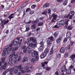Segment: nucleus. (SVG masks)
<instances>
[{
    "instance_id": "f257e3e1",
    "label": "nucleus",
    "mask_w": 75,
    "mask_h": 75,
    "mask_svg": "<svg viewBox=\"0 0 75 75\" xmlns=\"http://www.w3.org/2000/svg\"><path fill=\"white\" fill-rule=\"evenodd\" d=\"M68 21H69V20L68 19L66 20L65 23L62 20L60 21H58L57 23V25L54 26V28H59L60 26V25H65L66 27H67L68 25Z\"/></svg>"
},
{
    "instance_id": "f03ea898",
    "label": "nucleus",
    "mask_w": 75,
    "mask_h": 75,
    "mask_svg": "<svg viewBox=\"0 0 75 75\" xmlns=\"http://www.w3.org/2000/svg\"><path fill=\"white\" fill-rule=\"evenodd\" d=\"M47 64H48V62H46L45 61L43 63H42L41 64L43 68L45 69L46 71H49V70L51 69V68L47 66Z\"/></svg>"
},
{
    "instance_id": "7ed1b4c3",
    "label": "nucleus",
    "mask_w": 75,
    "mask_h": 75,
    "mask_svg": "<svg viewBox=\"0 0 75 75\" xmlns=\"http://www.w3.org/2000/svg\"><path fill=\"white\" fill-rule=\"evenodd\" d=\"M15 54V52H13L12 54H11L9 57V62H8V63L9 64H10L11 65L13 64V63H12V61H13V58L12 57H13Z\"/></svg>"
},
{
    "instance_id": "20e7f679",
    "label": "nucleus",
    "mask_w": 75,
    "mask_h": 75,
    "mask_svg": "<svg viewBox=\"0 0 75 75\" xmlns=\"http://www.w3.org/2000/svg\"><path fill=\"white\" fill-rule=\"evenodd\" d=\"M0 20L1 22V24H4V25H6V24H7L9 21L8 19H5L3 20V19H2V18H1Z\"/></svg>"
},
{
    "instance_id": "39448f33",
    "label": "nucleus",
    "mask_w": 75,
    "mask_h": 75,
    "mask_svg": "<svg viewBox=\"0 0 75 75\" xmlns=\"http://www.w3.org/2000/svg\"><path fill=\"white\" fill-rule=\"evenodd\" d=\"M21 38L20 37L17 38H16V40H18L17 46L19 47H20L21 46V43H22V41H23V39H20Z\"/></svg>"
},
{
    "instance_id": "423d86ee",
    "label": "nucleus",
    "mask_w": 75,
    "mask_h": 75,
    "mask_svg": "<svg viewBox=\"0 0 75 75\" xmlns=\"http://www.w3.org/2000/svg\"><path fill=\"white\" fill-rule=\"evenodd\" d=\"M52 16L53 17V18L51 21V23H54V22H55V20H57V17H58V16L57 15H55L54 13L52 14Z\"/></svg>"
},
{
    "instance_id": "0eeeda50",
    "label": "nucleus",
    "mask_w": 75,
    "mask_h": 75,
    "mask_svg": "<svg viewBox=\"0 0 75 75\" xmlns=\"http://www.w3.org/2000/svg\"><path fill=\"white\" fill-rule=\"evenodd\" d=\"M30 41H32L33 42L35 43V44L37 45V41L36 39L34 38H31L30 39Z\"/></svg>"
},
{
    "instance_id": "6e6552de",
    "label": "nucleus",
    "mask_w": 75,
    "mask_h": 75,
    "mask_svg": "<svg viewBox=\"0 0 75 75\" xmlns=\"http://www.w3.org/2000/svg\"><path fill=\"white\" fill-rule=\"evenodd\" d=\"M61 71L62 72H65L67 70L66 68V66L64 65L60 69Z\"/></svg>"
},
{
    "instance_id": "1a4fd4ad",
    "label": "nucleus",
    "mask_w": 75,
    "mask_h": 75,
    "mask_svg": "<svg viewBox=\"0 0 75 75\" xmlns=\"http://www.w3.org/2000/svg\"><path fill=\"white\" fill-rule=\"evenodd\" d=\"M47 53L43 52L40 55V58L42 59H43V58H44L46 56H47Z\"/></svg>"
},
{
    "instance_id": "9d476101",
    "label": "nucleus",
    "mask_w": 75,
    "mask_h": 75,
    "mask_svg": "<svg viewBox=\"0 0 75 75\" xmlns=\"http://www.w3.org/2000/svg\"><path fill=\"white\" fill-rule=\"evenodd\" d=\"M17 66H15L9 69V71L12 72L14 71V69H16V68H17Z\"/></svg>"
},
{
    "instance_id": "9b49d317",
    "label": "nucleus",
    "mask_w": 75,
    "mask_h": 75,
    "mask_svg": "<svg viewBox=\"0 0 75 75\" xmlns=\"http://www.w3.org/2000/svg\"><path fill=\"white\" fill-rule=\"evenodd\" d=\"M47 46H51L52 43V41L50 40H48L47 41Z\"/></svg>"
},
{
    "instance_id": "f8f14e48",
    "label": "nucleus",
    "mask_w": 75,
    "mask_h": 75,
    "mask_svg": "<svg viewBox=\"0 0 75 75\" xmlns=\"http://www.w3.org/2000/svg\"><path fill=\"white\" fill-rule=\"evenodd\" d=\"M66 37L67 38H69V40H71V34L69 33H67Z\"/></svg>"
},
{
    "instance_id": "ddd939ff",
    "label": "nucleus",
    "mask_w": 75,
    "mask_h": 75,
    "mask_svg": "<svg viewBox=\"0 0 75 75\" xmlns=\"http://www.w3.org/2000/svg\"><path fill=\"white\" fill-rule=\"evenodd\" d=\"M30 50V47H26V50H23L24 53H25L27 51H29Z\"/></svg>"
},
{
    "instance_id": "4468645a",
    "label": "nucleus",
    "mask_w": 75,
    "mask_h": 75,
    "mask_svg": "<svg viewBox=\"0 0 75 75\" xmlns=\"http://www.w3.org/2000/svg\"><path fill=\"white\" fill-rule=\"evenodd\" d=\"M38 54V53L37 52H33L32 53L31 55L33 57H35V55H37Z\"/></svg>"
},
{
    "instance_id": "2eb2a0df",
    "label": "nucleus",
    "mask_w": 75,
    "mask_h": 75,
    "mask_svg": "<svg viewBox=\"0 0 75 75\" xmlns=\"http://www.w3.org/2000/svg\"><path fill=\"white\" fill-rule=\"evenodd\" d=\"M29 47H32V48H34V47H36L37 46V45L36 44H33V43H30L29 44Z\"/></svg>"
},
{
    "instance_id": "dca6fc26",
    "label": "nucleus",
    "mask_w": 75,
    "mask_h": 75,
    "mask_svg": "<svg viewBox=\"0 0 75 75\" xmlns=\"http://www.w3.org/2000/svg\"><path fill=\"white\" fill-rule=\"evenodd\" d=\"M65 51V48L64 47H62L59 50L60 52L61 53H64V51Z\"/></svg>"
},
{
    "instance_id": "f3484780",
    "label": "nucleus",
    "mask_w": 75,
    "mask_h": 75,
    "mask_svg": "<svg viewBox=\"0 0 75 75\" xmlns=\"http://www.w3.org/2000/svg\"><path fill=\"white\" fill-rule=\"evenodd\" d=\"M66 73L67 74H70L71 73V69H67L66 70Z\"/></svg>"
},
{
    "instance_id": "a211bd4d",
    "label": "nucleus",
    "mask_w": 75,
    "mask_h": 75,
    "mask_svg": "<svg viewBox=\"0 0 75 75\" xmlns=\"http://www.w3.org/2000/svg\"><path fill=\"white\" fill-rule=\"evenodd\" d=\"M25 27L26 28L25 31H28L29 30H30V27H29V25L28 24L26 25Z\"/></svg>"
},
{
    "instance_id": "6ab92c4d",
    "label": "nucleus",
    "mask_w": 75,
    "mask_h": 75,
    "mask_svg": "<svg viewBox=\"0 0 75 75\" xmlns=\"http://www.w3.org/2000/svg\"><path fill=\"white\" fill-rule=\"evenodd\" d=\"M70 58H71L72 61H74V59L75 58V54H72L70 56Z\"/></svg>"
},
{
    "instance_id": "aec40b11",
    "label": "nucleus",
    "mask_w": 75,
    "mask_h": 75,
    "mask_svg": "<svg viewBox=\"0 0 75 75\" xmlns=\"http://www.w3.org/2000/svg\"><path fill=\"white\" fill-rule=\"evenodd\" d=\"M28 60V58L27 57H24L23 60V62H25V61H27Z\"/></svg>"
},
{
    "instance_id": "412c9836",
    "label": "nucleus",
    "mask_w": 75,
    "mask_h": 75,
    "mask_svg": "<svg viewBox=\"0 0 75 75\" xmlns=\"http://www.w3.org/2000/svg\"><path fill=\"white\" fill-rule=\"evenodd\" d=\"M25 69L26 70L28 71V72H31V70H29V67H28V66H26Z\"/></svg>"
},
{
    "instance_id": "4be33fe9",
    "label": "nucleus",
    "mask_w": 75,
    "mask_h": 75,
    "mask_svg": "<svg viewBox=\"0 0 75 75\" xmlns=\"http://www.w3.org/2000/svg\"><path fill=\"white\" fill-rule=\"evenodd\" d=\"M15 14V13H12L11 14L9 17H8V18L10 20V19H11V18H14V17L13 16Z\"/></svg>"
},
{
    "instance_id": "5701e85b",
    "label": "nucleus",
    "mask_w": 75,
    "mask_h": 75,
    "mask_svg": "<svg viewBox=\"0 0 75 75\" xmlns=\"http://www.w3.org/2000/svg\"><path fill=\"white\" fill-rule=\"evenodd\" d=\"M48 39H50V41H54L55 40V39L53 36H51L50 38H48Z\"/></svg>"
},
{
    "instance_id": "b1692460",
    "label": "nucleus",
    "mask_w": 75,
    "mask_h": 75,
    "mask_svg": "<svg viewBox=\"0 0 75 75\" xmlns=\"http://www.w3.org/2000/svg\"><path fill=\"white\" fill-rule=\"evenodd\" d=\"M73 29V27L71 25H69L67 28L68 30H72Z\"/></svg>"
},
{
    "instance_id": "393cba45",
    "label": "nucleus",
    "mask_w": 75,
    "mask_h": 75,
    "mask_svg": "<svg viewBox=\"0 0 75 75\" xmlns=\"http://www.w3.org/2000/svg\"><path fill=\"white\" fill-rule=\"evenodd\" d=\"M36 25L33 24L32 25L31 27L33 30H35L36 28Z\"/></svg>"
},
{
    "instance_id": "a878e982",
    "label": "nucleus",
    "mask_w": 75,
    "mask_h": 75,
    "mask_svg": "<svg viewBox=\"0 0 75 75\" xmlns=\"http://www.w3.org/2000/svg\"><path fill=\"white\" fill-rule=\"evenodd\" d=\"M5 69H6V67L4 65L2 66L0 68L1 70H3V69L4 70Z\"/></svg>"
},
{
    "instance_id": "bb28decb",
    "label": "nucleus",
    "mask_w": 75,
    "mask_h": 75,
    "mask_svg": "<svg viewBox=\"0 0 75 75\" xmlns=\"http://www.w3.org/2000/svg\"><path fill=\"white\" fill-rule=\"evenodd\" d=\"M53 48H54V47L52 46V48L51 50V51L50 52V55H52V54H53V52H54V50H53Z\"/></svg>"
},
{
    "instance_id": "cd10ccee",
    "label": "nucleus",
    "mask_w": 75,
    "mask_h": 75,
    "mask_svg": "<svg viewBox=\"0 0 75 75\" xmlns=\"http://www.w3.org/2000/svg\"><path fill=\"white\" fill-rule=\"evenodd\" d=\"M12 44L13 45H16V44H17V41H13L12 42Z\"/></svg>"
},
{
    "instance_id": "c85d7f7f",
    "label": "nucleus",
    "mask_w": 75,
    "mask_h": 75,
    "mask_svg": "<svg viewBox=\"0 0 75 75\" xmlns=\"http://www.w3.org/2000/svg\"><path fill=\"white\" fill-rule=\"evenodd\" d=\"M58 32L57 31L54 34V36L56 38V37L58 36Z\"/></svg>"
},
{
    "instance_id": "c756f323",
    "label": "nucleus",
    "mask_w": 75,
    "mask_h": 75,
    "mask_svg": "<svg viewBox=\"0 0 75 75\" xmlns=\"http://www.w3.org/2000/svg\"><path fill=\"white\" fill-rule=\"evenodd\" d=\"M43 47V46H40L38 48L39 51H42V50L44 49V47Z\"/></svg>"
},
{
    "instance_id": "7c9ffc66",
    "label": "nucleus",
    "mask_w": 75,
    "mask_h": 75,
    "mask_svg": "<svg viewBox=\"0 0 75 75\" xmlns=\"http://www.w3.org/2000/svg\"><path fill=\"white\" fill-rule=\"evenodd\" d=\"M62 39V38L61 37L58 38L57 40V43H59V42H61V41Z\"/></svg>"
},
{
    "instance_id": "2f4dec72",
    "label": "nucleus",
    "mask_w": 75,
    "mask_h": 75,
    "mask_svg": "<svg viewBox=\"0 0 75 75\" xmlns=\"http://www.w3.org/2000/svg\"><path fill=\"white\" fill-rule=\"evenodd\" d=\"M44 52L46 53V54H47L48 52H49V49L48 48H46L45 50L44 51Z\"/></svg>"
},
{
    "instance_id": "473e14b6",
    "label": "nucleus",
    "mask_w": 75,
    "mask_h": 75,
    "mask_svg": "<svg viewBox=\"0 0 75 75\" xmlns=\"http://www.w3.org/2000/svg\"><path fill=\"white\" fill-rule=\"evenodd\" d=\"M18 69H20V70H21V69H23V68H24L21 65H19V66H18Z\"/></svg>"
},
{
    "instance_id": "72a5a7b5",
    "label": "nucleus",
    "mask_w": 75,
    "mask_h": 75,
    "mask_svg": "<svg viewBox=\"0 0 75 75\" xmlns=\"http://www.w3.org/2000/svg\"><path fill=\"white\" fill-rule=\"evenodd\" d=\"M38 26H42V25H44V23L43 22H40L38 24Z\"/></svg>"
},
{
    "instance_id": "f704fd0d",
    "label": "nucleus",
    "mask_w": 75,
    "mask_h": 75,
    "mask_svg": "<svg viewBox=\"0 0 75 75\" xmlns=\"http://www.w3.org/2000/svg\"><path fill=\"white\" fill-rule=\"evenodd\" d=\"M23 10H24V9H23V8H21L20 9H19L17 11V12H18H18H19V13H21V11H23Z\"/></svg>"
},
{
    "instance_id": "c9c22d12",
    "label": "nucleus",
    "mask_w": 75,
    "mask_h": 75,
    "mask_svg": "<svg viewBox=\"0 0 75 75\" xmlns=\"http://www.w3.org/2000/svg\"><path fill=\"white\" fill-rule=\"evenodd\" d=\"M21 70V72L23 73V74H24L25 72V70L24 68L22 69Z\"/></svg>"
},
{
    "instance_id": "e433bc0d",
    "label": "nucleus",
    "mask_w": 75,
    "mask_h": 75,
    "mask_svg": "<svg viewBox=\"0 0 75 75\" xmlns=\"http://www.w3.org/2000/svg\"><path fill=\"white\" fill-rule=\"evenodd\" d=\"M3 63H5V60H6V58H2L1 59Z\"/></svg>"
},
{
    "instance_id": "4c0bfd02",
    "label": "nucleus",
    "mask_w": 75,
    "mask_h": 75,
    "mask_svg": "<svg viewBox=\"0 0 75 75\" xmlns=\"http://www.w3.org/2000/svg\"><path fill=\"white\" fill-rule=\"evenodd\" d=\"M18 70L17 69H16L14 71V73L15 74H17V73H18Z\"/></svg>"
},
{
    "instance_id": "58836bf2",
    "label": "nucleus",
    "mask_w": 75,
    "mask_h": 75,
    "mask_svg": "<svg viewBox=\"0 0 75 75\" xmlns=\"http://www.w3.org/2000/svg\"><path fill=\"white\" fill-rule=\"evenodd\" d=\"M49 6V4H44L43 6V7H47Z\"/></svg>"
},
{
    "instance_id": "ea45409f",
    "label": "nucleus",
    "mask_w": 75,
    "mask_h": 75,
    "mask_svg": "<svg viewBox=\"0 0 75 75\" xmlns=\"http://www.w3.org/2000/svg\"><path fill=\"white\" fill-rule=\"evenodd\" d=\"M68 3V1L66 0L63 3V5L64 6H66Z\"/></svg>"
},
{
    "instance_id": "a19ab883",
    "label": "nucleus",
    "mask_w": 75,
    "mask_h": 75,
    "mask_svg": "<svg viewBox=\"0 0 75 75\" xmlns=\"http://www.w3.org/2000/svg\"><path fill=\"white\" fill-rule=\"evenodd\" d=\"M68 50H69L71 49V46L70 45H69L65 48L66 50H68Z\"/></svg>"
},
{
    "instance_id": "79ce46f5",
    "label": "nucleus",
    "mask_w": 75,
    "mask_h": 75,
    "mask_svg": "<svg viewBox=\"0 0 75 75\" xmlns=\"http://www.w3.org/2000/svg\"><path fill=\"white\" fill-rule=\"evenodd\" d=\"M40 46H44V44L43 43V41H42L40 42Z\"/></svg>"
},
{
    "instance_id": "37998d69",
    "label": "nucleus",
    "mask_w": 75,
    "mask_h": 75,
    "mask_svg": "<svg viewBox=\"0 0 75 75\" xmlns=\"http://www.w3.org/2000/svg\"><path fill=\"white\" fill-rule=\"evenodd\" d=\"M51 9H48V13L49 16H50V15L51 14Z\"/></svg>"
},
{
    "instance_id": "c03bdc74",
    "label": "nucleus",
    "mask_w": 75,
    "mask_h": 75,
    "mask_svg": "<svg viewBox=\"0 0 75 75\" xmlns=\"http://www.w3.org/2000/svg\"><path fill=\"white\" fill-rule=\"evenodd\" d=\"M11 51L9 49V48H8V50L6 54H10Z\"/></svg>"
},
{
    "instance_id": "a18cd8bd",
    "label": "nucleus",
    "mask_w": 75,
    "mask_h": 75,
    "mask_svg": "<svg viewBox=\"0 0 75 75\" xmlns=\"http://www.w3.org/2000/svg\"><path fill=\"white\" fill-rule=\"evenodd\" d=\"M8 48H9V47H7V48H5L4 50L3 51V52H6L7 50H8Z\"/></svg>"
},
{
    "instance_id": "49530a36",
    "label": "nucleus",
    "mask_w": 75,
    "mask_h": 75,
    "mask_svg": "<svg viewBox=\"0 0 75 75\" xmlns=\"http://www.w3.org/2000/svg\"><path fill=\"white\" fill-rule=\"evenodd\" d=\"M69 15H66V16H63L62 17V18H68L69 17Z\"/></svg>"
},
{
    "instance_id": "de8ad7c7",
    "label": "nucleus",
    "mask_w": 75,
    "mask_h": 75,
    "mask_svg": "<svg viewBox=\"0 0 75 75\" xmlns=\"http://www.w3.org/2000/svg\"><path fill=\"white\" fill-rule=\"evenodd\" d=\"M67 40L68 39H67V38H65L63 41V42L64 43H65L66 42H67Z\"/></svg>"
},
{
    "instance_id": "09e8293b",
    "label": "nucleus",
    "mask_w": 75,
    "mask_h": 75,
    "mask_svg": "<svg viewBox=\"0 0 75 75\" xmlns=\"http://www.w3.org/2000/svg\"><path fill=\"white\" fill-rule=\"evenodd\" d=\"M14 58L15 59H17V58H18V55L17 54H14Z\"/></svg>"
},
{
    "instance_id": "8fccbe9b",
    "label": "nucleus",
    "mask_w": 75,
    "mask_h": 75,
    "mask_svg": "<svg viewBox=\"0 0 75 75\" xmlns=\"http://www.w3.org/2000/svg\"><path fill=\"white\" fill-rule=\"evenodd\" d=\"M33 24H35V25H37V24H38V22L37 21H35L33 22Z\"/></svg>"
},
{
    "instance_id": "3c124183",
    "label": "nucleus",
    "mask_w": 75,
    "mask_h": 75,
    "mask_svg": "<svg viewBox=\"0 0 75 75\" xmlns=\"http://www.w3.org/2000/svg\"><path fill=\"white\" fill-rule=\"evenodd\" d=\"M31 61V62H32L34 63L35 62V59L33 58L32 59Z\"/></svg>"
},
{
    "instance_id": "603ef678",
    "label": "nucleus",
    "mask_w": 75,
    "mask_h": 75,
    "mask_svg": "<svg viewBox=\"0 0 75 75\" xmlns=\"http://www.w3.org/2000/svg\"><path fill=\"white\" fill-rule=\"evenodd\" d=\"M31 10L30 8H27V9L25 11V12L27 13V12H28V11H30Z\"/></svg>"
},
{
    "instance_id": "864d4df0",
    "label": "nucleus",
    "mask_w": 75,
    "mask_h": 75,
    "mask_svg": "<svg viewBox=\"0 0 75 75\" xmlns=\"http://www.w3.org/2000/svg\"><path fill=\"white\" fill-rule=\"evenodd\" d=\"M26 43L27 44V45H29L30 44V41L28 40V41L26 42Z\"/></svg>"
},
{
    "instance_id": "5fc2aeb1",
    "label": "nucleus",
    "mask_w": 75,
    "mask_h": 75,
    "mask_svg": "<svg viewBox=\"0 0 75 75\" xmlns=\"http://www.w3.org/2000/svg\"><path fill=\"white\" fill-rule=\"evenodd\" d=\"M9 49L11 50V51H14V47H12L10 48H9Z\"/></svg>"
},
{
    "instance_id": "6e6d98bb",
    "label": "nucleus",
    "mask_w": 75,
    "mask_h": 75,
    "mask_svg": "<svg viewBox=\"0 0 75 75\" xmlns=\"http://www.w3.org/2000/svg\"><path fill=\"white\" fill-rule=\"evenodd\" d=\"M9 16V13H8L6 14V15L4 14V16L5 17H8Z\"/></svg>"
},
{
    "instance_id": "4d7b16f0",
    "label": "nucleus",
    "mask_w": 75,
    "mask_h": 75,
    "mask_svg": "<svg viewBox=\"0 0 75 75\" xmlns=\"http://www.w3.org/2000/svg\"><path fill=\"white\" fill-rule=\"evenodd\" d=\"M22 49L24 50H26V46H23L22 47Z\"/></svg>"
},
{
    "instance_id": "13d9d810",
    "label": "nucleus",
    "mask_w": 75,
    "mask_h": 75,
    "mask_svg": "<svg viewBox=\"0 0 75 75\" xmlns=\"http://www.w3.org/2000/svg\"><path fill=\"white\" fill-rule=\"evenodd\" d=\"M34 11L31 10V11H30V12H29V14H34Z\"/></svg>"
},
{
    "instance_id": "bf43d9fd",
    "label": "nucleus",
    "mask_w": 75,
    "mask_h": 75,
    "mask_svg": "<svg viewBox=\"0 0 75 75\" xmlns=\"http://www.w3.org/2000/svg\"><path fill=\"white\" fill-rule=\"evenodd\" d=\"M42 66L40 65L38 66V69H42Z\"/></svg>"
},
{
    "instance_id": "052dcab7",
    "label": "nucleus",
    "mask_w": 75,
    "mask_h": 75,
    "mask_svg": "<svg viewBox=\"0 0 75 75\" xmlns=\"http://www.w3.org/2000/svg\"><path fill=\"white\" fill-rule=\"evenodd\" d=\"M70 13L71 14V15H73V16H74V14H75V12L74 11H71L70 12Z\"/></svg>"
},
{
    "instance_id": "680f3d73",
    "label": "nucleus",
    "mask_w": 75,
    "mask_h": 75,
    "mask_svg": "<svg viewBox=\"0 0 75 75\" xmlns=\"http://www.w3.org/2000/svg\"><path fill=\"white\" fill-rule=\"evenodd\" d=\"M18 47H15V48H14V51H16V50H17L18 48V47H19V46H17Z\"/></svg>"
},
{
    "instance_id": "e2e57ef3",
    "label": "nucleus",
    "mask_w": 75,
    "mask_h": 75,
    "mask_svg": "<svg viewBox=\"0 0 75 75\" xmlns=\"http://www.w3.org/2000/svg\"><path fill=\"white\" fill-rule=\"evenodd\" d=\"M36 7V6H35V5H33L32 6H31V8L33 9L35 8V7Z\"/></svg>"
},
{
    "instance_id": "0e129e2a",
    "label": "nucleus",
    "mask_w": 75,
    "mask_h": 75,
    "mask_svg": "<svg viewBox=\"0 0 75 75\" xmlns=\"http://www.w3.org/2000/svg\"><path fill=\"white\" fill-rule=\"evenodd\" d=\"M44 18V17H40L39 18V20L40 21H42V20H43Z\"/></svg>"
},
{
    "instance_id": "69168bd1",
    "label": "nucleus",
    "mask_w": 75,
    "mask_h": 75,
    "mask_svg": "<svg viewBox=\"0 0 75 75\" xmlns=\"http://www.w3.org/2000/svg\"><path fill=\"white\" fill-rule=\"evenodd\" d=\"M42 14H45V15H46V14H47V11H45L42 13Z\"/></svg>"
},
{
    "instance_id": "338daca9",
    "label": "nucleus",
    "mask_w": 75,
    "mask_h": 75,
    "mask_svg": "<svg viewBox=\"0 0 75 75\" xmlns=\"http://www.w3.org/2000/svg\"><path fill=\"white\" fill-rule=\"evenodd\" d=\"M64 56L65 57H67L68 56V53H66L64 55Z\"/></svg>"
},
{
    "instance_id": "774afa93",
    "label": "nucleus",
    "mask_w": 75,
    "mask_h": 75,
    "mask_svg": "<svg viewBox=\"0 0 75 75\" xmlns=\"http://www.w3.org/2000/svg\"><path fill=\"white\" fill-rule=\"evenodd\" d=\"M20 60H21V56H19L18 57V62H19V61H20Z\"/></svg>"
}]
</instances>
